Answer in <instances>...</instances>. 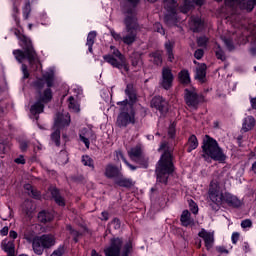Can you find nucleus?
I'll return each instance as SVG.
<instances>
[{"label":"nucleus","instance_id":"obj_41","mask_svg":"<svg viewBox=\"0 0 256 256\" xmlns=\"http://www.w3.org/2000/svg\"><path fill=\"white\" fill-rule=\"evenodd\" d=\"M82 163L85 165V167H90L92 169H95V165L93 164V159L89 156H82Z\"/></svg>","mask_w":256,"mask_h":256},{"label":"nucleus","instance_id":"obj_39","mask_svg":"<svg viewBox=\"0 0 256 256\" xmlns=\"http://www.w3.org/2000/svg\"><path fill=\"white\" fill-rule=\"evenodd\" d=\"M24 189L28 191V195H30L31 197H34V199H39V191L33 189V186H31V184H26L24 186Z\"/></svg>","mask_w":256,"mask_h":256},{"label":"nucleus","instance_id":"obj_53","mask_svg":"<svg viewBox=\"0 0 256 256\" xmlns=\"http://www.w3.org/2000/svg\"><path fill=\"white\" fill-rule=\"evenodd\" d=\"M227 49H229V51H233V41L231 39H227V38H224L223 39Z\"/></svg>","mask_w":256,"mask_h":256},{"label":"nucleus","instance_id":"obj_13","mask_svg":"<svg viewBox=\"0 0 256 256\" xmlns=\"http://www.w3.org/2000/svg\"><path fill=\"white\" fill-rule=\"evenodd\" d=\"M123 240L121 238H113L110 240V245L104 249L106 256H120Z\"/></svg>","mask_w":256,"mask_h":256},{"label":"nucleus","instance_id":"obj_63","mask_svg":"<svg viewBox=\"0 0 256 256\" xmlns=\"http://www.w3.org/2000/svg\"><path fill=\"white\" fill-rule=\"evenodd\" d=\"M216 250L218 251V253H229V250H226L223 246L217 247Z\"/></svg>","mask_w":256,"mask_h":256},{"label":"nucleus","instance_id":"obj_27","mask_svg":"<svg viewBox=\"0 0 256 256\" xmlns=\"http://www.w3.org/2000/svg\"><path fill=\"white\" fill-rule=\"evenodd\" d=\"M22 211L25 212V214L27 215V217H31V215H33V211H35V205H33V201H31V200H26V201L22 204Z\"/></svg>","mask_w":256,"mask_h":256},{"label":"nucleus","instance_id":"obj_26","mask_svg":"<svg viewBox=\"0 0 256 256\" xmlns=\"http://www.w3.org/2000/svg\"><path fill=\"white\" fill-rule=\"evenodd\" d=\"M190 27L194 32L201 31L203 29V21L199 17H192Z\"/></svg>","mask_w":256,"mask_h":256},{"label":"nucleus","instance_id":"obj_59","mask_svg":"<svg viewBox=\"0 0 256 256\" xmlns=\"http://www.w3.org/2000/svg\"><path fill=\"white\" fill-rule=\"evenodd\" d=\"M231 240L234 245H237V241H239V233L234 232L231 236Z\"/></svg>","mask_w":256,"mask_h":256},{"label":"nucleus","instance_id":"obj_29","mask_svg":"<svg viewBox=\"0 0 256 256\" xmlns=\"http://www.w3.org/2000/svg\"><path fill=\"white\" fill-rule=\"evenodd\" d=\"M21 233H23L24 239H26L28 243H32L33 248V243L37 239V237H35V232H33V230L23 228L21 229Z\"/></svg>","mask_w":256,"mask_h":256},{"label":"nucleus","instance_id":"obj_64","mask_svg":"<svg viewBox=\"0 0 256 256\" xmlns=\"http://www.w3.org/2000/svg\"><path fill=\"white\" fill-rule=\"evenodd\" d=\"M17 236H18V234H17L16 231L11 230V231L9 232V237H10L11 239H17Z\"/></svg>","mask_w":256,"mask_h":256},{"label":"nucleus","instance_id":"obj_28","mask_svg":"<svg viewBox=\"0 0 256 256\" xmlns=\"http://www.w3.org/2000/svg\"><path fill=\"white\" fill-rule=\"evenodd\" d=\"M51 195H52L55 203H57V205H59L60 207H65V199H63L61 194H59L58 189L53 188L51 190Z\"/></svg>","mask_w":256,"mask_h":256},{"label":"nucleus","instance_id":"obj_15","mask_svg":"<svg viewBox=\"0 0 256 256\" xmlns=\"http://www.w3.org/2000/svg\"><path fill=\"white\" fill-rule=\"evenodd\" d=\"M255 3L256 0H226V5H239L240 9H245L248 12H251L253 9H255Z\"/></svg>","mask_w":256,"mask_h":256},{"label":"nucleus","instance_id":"obj_35","mask_svg":"<svg viewBox=\"0 0 256 256\" xmlns=\"http://www.w3.org/2000/svg\"><path fill=\"white\" fill-rule=\"evenodd\" d=\"M179 81L182 85H189L191 83V77L189 76V71L182 70L179 75Z\"/></svg>","mask_w":256,"mask_h":256},{"label":"nucleus","instance_id":"obj_9","mask_svg":"<svg viewBox=\"0 0 256 256\" xmlns=\"http://www.w3.org/2000/svg\"><path fill=\"white\" fill-rule=\"evenodd\" d=\"M51 99H53V93L50 88H47L44 90L43 94L39 95V101L31 106L30 113L32 115H39V113H43V109H45L43 103H49Z\"/></svg>","mask_w":256,"mask_h":256},{"label":"nucleus","instance_id":"obj_16","mask_svg":"<svg viewBox=\"0 0 256 256\" xmlns=\"http://www.w3.org/2000/svg\"><path fill=\"white\" fill-rule=\"evenodd\" d=\"M151 107L157 109L161 115H165L169 111V104L161 96H156L152 99Z\"/></svg>","mask_w":256,"mask_h":256},{"label":"nucleus","instance_id":"obj_60","mask_svg":"<svg viewBox=\"0 0 256 256\" xmlns=\"http://www.w3.org/2000/svg\"><path fill=\"white\" fill-rule=\"evenodd\" d=\"M14 161L18 165H25V158H23V156H20V157L16 158Z\"/></svg>","mask_w":256,"mask_h":256},{"label":"nucleus","instance_id":"obj_31","mask_svg":"<svg viewBox=\"0 0 256 256\" xmlns=\"http://www.w3.org/2000/svg\"><path fill=\"white\" fill-rule=\"evenodd\" d=\"M97 37V32L91 31L89 32L87 36V42L86 45L88 47V51L90 53H93V45H95V38Z\"/></svg>","mask_w":256,"mask_h":256},{"label":"nucleus","instance_id":"obj_43","mask_svg":"<svg viewBox=\"0 0 256 256\" xmlns=\"http://www.w3.org/2000/svg\"><path fill=\"white\" fill-rule=\"evenodd\" d=\"M215 53H216L217 59H220L221 61H225V53L223 52L219 44H216Z\"/></svg>","mask_w":256,"mask_h":256},{"label":"nucleus","instance_id":"obj_6","mask_svg":"<svg viewBox=\"0 0 256 256\" xmlns=\"http://www.w3.org/2000/svg\"><path fill=\"white\" fill-rule=\"evenodd\" d=\"M112 54H107L103 56L104 61L109 63L115 69H119L120 71H125L128 73L129 71V62H127V58L125 55L119 51V49L115 48V46L110 47Z\"/></svg>","mask_w":256,"mask_h":256},{"label":"nucleus","instance_id":"obj_52","mask_svg":"<svg viewBox=\"0 0 256 256\" xmlns=\"http://www.w3.org/2000/svg\"><path fill=\"white\" fill-rule=\"evenodd\" d=\"M66 229L67 231H69V233H71V235L75 236L74 241L77 242V237H79V233L76 230H74L73 227H71V225H68Z\"/></svg>","mask_w":256,"mask_h":256},{"label":"nucleus","instance_id":"obj_4","mask_svg":"<svg viewBox=\"0 0 256 256\" xmlns=\"http://www.w3.org/2000/svg\"><path fill=\"white\" fill-rule=\"evenodd\" d=\"M124 23L126 25V30L122 32V36L113 29H110V35L113 39L118 41V43L122 42L125 45H133L137 39V32L135 31V29H137V18L135 17L134 9L127 11Z\"/></svg>","mask_w":256,"mask_h":256},{"label":"nucleus","instance_id":"obj_56","mask_svg":"<svg viewBox=\"0 0 256 256\" xmlns=\"http://www.w3.org/2000/svg\"><path fill=\"white\" fill-rule=\"evenodd\" d=\"M204 54L205 52L203 51V49H198L195 51L194 57L195 59H202Z\"/></svg>","mask_w":256,"mask_h":256},{"label":"nucleus","instance_id":"obj_33","mask_svg":"<svg viewBox=\"0 0 256 256\" xmlns=\"http://www.w3.org/2000/svg\"><path fill=\"white\" fill-rule=\"evenodd\" d=\"M151 61L154 65H162L163 63V53L161 51H156L150 54Z\"/></svg>","mask_w":256,"mask_h":256},{"label":"nucleus","instance_id":"obj_22","mask_svg":"<svg viewBox=\"0 0 256 256\" xmlns=\"http://www.w3.org/2000/svg\"><path fill=\"white\" fill-rule=\"evenodd\" d=\"M114 182L119 187H125L126 189H130V187H133V185H135V182H133L131 178H125V176H123V173H121Z\"/></svg>","mask_w":256,"mask_h":256},{"label":"nucleus","instance_id":"obj_10","mask_svg":"<svg viewBox=\"0 0 256 256\" xmlns=\"http://www.w3.org/2000/svg\"><path fill=\"white\" fill-rule=\"evenodd\" d=\"M209 199L212 201V203H215V205L218 206L225 203V193L221 191V187H219V184L215 181L210 183Z\"/></svg>","mask_w":256,"mask_h":256},{"label":"nucleus","instance_id":"obj_49","mask_svg":"<svg viewBox=\"0 0 256 256\" xmlns=\"http://www.w3.org/2000/svg\"><path fill=\"white\" fill-rule=\"evenodd\" d=\"M131 249H133V245L131 244V242H129L124 246L122 256H129V253H131Z\"/></svg>","mask_w":256,"mask_h":256},{"label":"nucleus","instance_id":"obj_14","mask_svg":"<svg viewBox=\"0 0 256 256\" xmlns=\"http://www.w3.org/2000/svg\"><path fill=\"white\" fill-rule=\"evenodd\" d=\"M173 72L171 71V68L169 67H163L162 69V79L160 82V85L163 87V89H171L173 85Z\"/></svg>","mask_w":256,"mask_h":256},{"label":"nucleus","instance_id":"obj_57","mask_svg":"<svg viewBox=\"0 0 256 256\" xmlns=\"http://www.w3.org/2000/svg\"><path fill=\"white\" fill-rule=\"evenodd\" d=\"M23 79H29V71L27 70V65L22 64Z\"/></svg>","mask_w":256,"mask_h":256},{"label":"nucleus","instance_id":"obj_37","mask_svg":"<svg viewBox=\"0 0 256 256\" xmlns=\"http://www.w3.org/2000/svg\"><path fill=\"white\" fill-rule=\"evenodd\" d=\"M68 108L70 109V111H73V113H79V111H81L79 104L77 103V101H75V98H73V96H70L68 99Z\"/></svg>","mask_w":256,"mask_h":256},{"label":"nucleus","instance_id":"obj_42","mask_svg":"<svg viewBox=\"0 0 256 256\" xmlns=\"http://www.w3.org/2000/svg\"><path fill=\"white\" fill-rule=\"evenodd\" d=\"M131 61H132V66L133 67H139V65H141V55L138 53H134L131 56Z\"/></svg>","mask_w":256,"mask_h":256},{"label":"nucleus","instance_id":"obj_45","mask_svg":"<svg viewBox=\"0 0 256 256\" xmlns=\"http://www.w3.org/2000/svg\"><path fill=\"white\" fill-rule=\"evenodd\" d=\"M184 5L180 8L182 13H188L189 9H191V1L190 0H183Z\"/></svg>","mask_w":256,"mask_h":256},{"label":"nucleus","instance_id":"obj_61","mask_svg":"<svg viewBox=\"0 0 256 256\" xmlns=\"http://www.w3.org/2000/svg\"><path fill=\"white\" fill-rule=\"evenodd\" d=\"M27 147H28L27 141H21L20 142L21 151H27Z\"/></svg>","mask_w":256,"mask_h":256},{"label":"nucleus","instance_id":"obj_18","mask_svg":"<svg viewBox=\"0 0 256 256\" xmlns=\"http://www.w3.org/2000/svg\"><path fill=\"white\" fill-rule=\"evenodd\" d=\"M198 235L204 240L207 249H211V247H213V243H215V235L213 232H208L205 229H202Z\"/></svg>","mask_w":256,"mask_h":256},{"label":"nucleus","instance_id":"obj_62","mask_svg":"<svg viewBox=\"0 0 256 256\" xmlns=\"http://www.w3.org/2000/svg\"><path fill=\"white\" fill-rule=\"evenodd\" d=\"M9 233V227L5 226L3 229L0 230V235L5 237Z\"/></svg>","mask_w":256,"mask_h":256},{"label":"nucleus","instance_id":"obj_8","mask_svg":"<svg viewBox=\"0 0 256 256\" xmlns=\"http://www.w3.org/2000/svg\"><path fill=\"white\" fill-rule=\"evenodd\" d=\"M53 245H55V236L51 234L37 236L33 242V251L36 255H43V251L53 247Z\"/></svg>","mask_w":256,"mask_h":256},{"label":"nucleus","instance_id":"obj_44","mask_svg":"<svg viewBox=\"0 0 256 256\" xmlns=\"http://www.w3.org/2000/svg\"><path fill=\"white\" fill-rule=\"evenodd\" d=\"M31 13V4L28 2L23 8V17L24 19H29V14Z\"/></svg>","mask_w":256,"mask_h":256},{"label":"nucleus","instance_id":"obj_55","mask_svg":"<svg viewBox=\"0 0 256 256\" xmlns=\"http://www.w3.org/2000/svg\"><path fill=\"white\" fill-rule=\"evenodd\" d=\"M169 137H175V123L170 124L168 129Z\"/></svg>","mask_w":256,"mask_h":256},{"label":"nucleus","instance_id":"obj_2","mask_svg":"<svg viewBox=\"0 0 256 256\" xmlns=\"http://www.w3.org/2000/svg\"><path fill=\"white\" fill-rule=\"evenodd\" d=\"M159 151H164V153L156 166L157 181L167 184L169 175H171L175 169L173 166V156L171 154L173 153V148H170L167 142H163L160 145Z\"/></svg>","mask_w":256,"mask_h":256},{"label":"nucleus","instance_id":"obj_51","mask_svg":"<svg viewBox=\"0 0 256 256\" xmlns=\"http://www.w3.org/2000/svg\"><path fill=\"white\" fill-rule=\"evenodd\" d=\"M207 41H209V39H207L205 36H202L197 39V44L199 47H205V45H207Z\"/></svg>","mask_w":256,"mask_h":256},{"label":"nucleus","instance_id":"obj_48","mask_svg":"<svg viewBox=\"0 0 256 256\" xmlns=\"http://www.w3.org/2000/svg\"><path fill=\"white\" fill-rule=\"evenodd\" d=\"M63 253H65V247L59 246L50 256H63Z\"/></svg>","mask_w":256,"mask_h":256},{"label":"nucleus","instance_id":"obj_5","mask_svg":"<svg viewBox=\"0 0 256 256\" xmlns=\"http://www.w3.org/2000/svg\"><path fill=\"white\" fill-rule=\"evenodd\" d=\"M202 149L204 152L203 157L205 159L210 157V159H213L214 161H225L227 158L225 153H223V150L219 147L217 141L209 136L205 137Z\"/></svg>","mask_w":256,"mask_h":256},{"label":"nucleus","instance_id":"obj_1","mask_svg":"<svg viewBox=\"0 0 256 256\" xmlns=\"http://www.w3.org/2000/svg\"><path fill=\"white\" fill-rule=\"evenodd\" d=\"M125 95L128 99L118 102L121 113L117 118L118 127H127V125H135V110H133V104L137 101V93L133 84H128L125 89Z\"/></svg>","mask_w":256,"mask_h":256},{"label":"nucleus","instance_id":"obj_7","mask_svg":"<svg viewBox=\"0 0 256 256\" xmlns=\"http://www.w3.org/2000/svg\"><path fill=\"white\" fill-rule=\"evenodd\" d=\"M71 123V116L67 112L58 113L54 120V132L51 135V140L54 141L55 145L59 147L61 145V129L69 127Z\"/></svg>","mask_w":256,"mask_h":256},{"label":"nucleus","instance_id":"obj_54","mask_svg":"<svg viewBox=\"0 0 256 256\" xmlns=\"http://www.w3.org/2000/svg\"><path fill=\"white\" fill-rule=\"evenodd\" d=\"M190 210L194 215H197V213H199V207H197V204H195V202L190 203Z\"/></svg>","mask_w":256,"mask_h":256},{"label":"nucleus","instance_id":"obj_32","mask_svg":"<svg viewBox=\"0 0 256 256\" xmlns=\"http://www.w3.org/2000/svg\"><path fill=\"white\" fill-rule=\"evenodd\" d=\"M164 7L168 13L175 15L177 9V2L175 0H164Z\"/></svg>","mask_w":256,"mask_h":256},{"label":"nucleus","instance_id":"obj_3","mask_svg":"<svg viewBox=\"0 0 256 256\" xmlns=\"http://www.w3.org/2000/svg\"><path fill=\"white\" fill-rule=\"evenodd\" d=\"M14 35L18 37L19 44L24 50H14L13 55L15 59L19 63H23L25 59L29 62V64L33 67V65H39V57L37 56V52L35 51V48H33V44L31 43V40L25 36L22 35L19 30H15Z\"/></svg>","mask_w":256,"mask_h":256},{"label":"nucleus","instance_id":"obj_21","mask_svg":"<svg viewBox=\"0 0 256 256\" xmlns=\"http://www.w3.org/2000/svg\"><path fill=\"white\" fill-rule=\"evenodd\" d=\"M80 141H82V143H84L85 147L87 149H89V139H93V130L88 129V128H83L82 130H80Z\"/></svg>","mask_w":256,"mask_h":256},{"label":"nucleus","instance_id":"obj_25","mask_svg":"<svg viewBox=\"0 0 256 256\" xmlns=\"http://www.w3.org/2000/svg\"><path fill=\"white\" fill-rule=\"evenodd\" d=\"M253 127H255V118H253L252 116H247L242 124V131H244V133H247V131H251Z\"/></svg>","mask_w":256,"mask_h":256},{"label":"nucleus","instance_id":"obj_30","mask_svg":"<svg viewBox=\"0 0 256 256\" xmlns=\"http://www.w3.org/2000/svg\"><path fill=\"white\" fill-rule=\"evenodd\" d=\"M206 75H207V65L201 64L196 69V79H199V81L203 83V81H205Z\"/></svg>","mask_w":256,"mask_h":256},{"label":"nucleus","instance_id":"obj_23","mask_svg":"<svg viewBox=\"0 0 256 256\" xmlns=\"http://www.w3.org/2000/svg\"><path fill=\"white\" fill-rule=\"evenodd\" d=\"M180 221L183 227H192V225H195V220L191 218V212H189V210L182 212Z\"/></svg>","mask_w":256,"mask_h":256},{"label":"nucleus","instance_id":"obj_40","mask_svg":"<svg viewBox=\"0 0 256 256\" xmlns=\"http://www.w3.org/2000/svg\"><path fill=\"white\" fill-rule=\"evenodd\" d=\"M116 157L117 159H122V161H124L125 165H127V167H129V169L131 171H135V169H137V167L131 165L129 162H127V159H125V156H123V152L121 151H116Z\"/></svg>","mask_w":256,"mask_h":256},{"label":"nucleus","instance_id":"obj_17","mask_svg":"<svg viewBox=\"0 0 256 256\" xmlns=\"http://www.w3.org/2000/svg\"><path fill=\"white\" fill-rule=\"evenodd\" d=\"M185 101L188 107H197L199 105V96L197 95V90L195 88H190L185 90Z\"/></svg>","mask_w":256,"mask_h":256},{"label":"nucleus","instance_id":"obj_38","mask_svg":"<svg viewBox=\"0 0 256 256\" xmlns=\"http://www.w3.org/2000/svg\"><path fill=\"white\" fill-rule=\"evenodd\" d=\"M165 49L167 51L168 61L172 63L173 59H175V57L173 56V43H171L170 41L166 42Z\"/></svg>","mask_w":256,"mask_h":256},{"label":"nucleus","instance_id":"obj_36","mask_svg":"<svg viewBox=\"0 0 256 256\" xmlns=\"http://www.w3.org/2000/svg\"><path fill=\"white\" fill-rule=\"evenodd\" d=\"M38 219L41 223H49V221H53V213L42 211L38 214Z\"/></svg>","mask_w":256,"mask_h":256},{"label":"nucleus","instance_id":"obj_20","mask_svg":"<svg viewBox=\"0 0 256 256\" xmlns=\"http://www.w3.org/2000/svg\"><path fill=\"white\" fill-rule=\"evenodd\" d=\"M120 174L121 170L118 167L113 164L106 165L104 175L107 179H114L116 181Z\"/></svg>","mask_w":256,"mask_h":256},{"label":"nucleus","instance_id":"obj_11","mask_svg":"<svg viewBox=\"0 0 256 256\" xmlns=\"http://www.w3.org/2000/svg\"><path fill=\"white\" fill-rule=\"evenodd\" d=\"M128 155L132 161L139 163L144 169H147V158L143 156L141 145H137L128 151Z\"/></svg>","mask_w":256,"mask_h":256},{"label":"nucleus","instance_id":"obj_12","mask_svg":"<svg viewBox=\"0 0 256 256\" xmlns=\"http://www.w3.org/2000/svg\"><path fill=\"white\" fill-rule=\"evenodd\" d=\"M54 79L55 72L53 71V69H50L43 74L42 78L37 79L34 82V87L37 90L43 89L45 87V83L47 84V87H53Z\"/></svg>","mask_w":256,"mask_h":256},{"label":"nucleus","instance_id":"obj_34","mask_svg":"<svg viewBox=\"0 0 256 256\" xmlns=\"http://www.w3.org/2000/svg\"><path fill=\"white\" fill-rule=\"evenodd\" d=\"M199 147V141H197V136L192 135L188 139V148L187 151L188 153H191V151H194V149H197Z\"/></svg>","mask_w":256,"mask_h":256},{"label":"nucleus","instance_id":"obj_24","mask_svg":"<svg viewBox=\"0 0 256 256\" xmlns=\"http://www.w3.org/2000/svg\"><path fill=\"white\" fill-rule=\"evenodd\" d=\"M1 248L9 255H13V253H15V242L13 240L5 239L1 243Z\"/></svg>","mask_w":256,"mask_h":256},{"label":"nucleus","instance_id":"obj_19","mask_svg":"<svg viewBox=\"0 0 256 256\" xmlns=\"http://www.w3.org/2000/svg\"><path fill=\"white\" fill-rule=\"evenodd\" d=\"M225 200L224 203H227L229 207L239 208L243 206V200L239 199L237 196L225 192Z\"/></svg>","mask_w":256,"mask_h":256},{"label":"nucleus","instance_id":"obj_46","mask_svg":"<svg viewBox=\"0 0 256 256\" xmlns=\"http://www.w3.org/2000/svg\"><path fill=\"white\" fill-rule=\"evenodd\" d=\"M59 159H62V160H60V163H62V165H65V163H67V161H69L67 151L62 150L59 154Z\"/></svg>","mask_w":256,"mask_h":256},{"label":"nucleus","instance_id":"obj_47","mask_svg":"<svg viewBox=\"0 0 256 256\" xmlns=\"http://www.w3.org/2000/svg\"><path fill=\"white\" fill-rule=\"evenodd\" d=\"M242 229H251L253 227V222L250 219L243 220L241 222Z\"/></svg>","mask_w":256,"mask_h":256},{"label":"nucleus","instance_id":"obj_58","mask_svg":"<svg viewBox=\"0 0 256 256\" xmlns=\"http://www.w3.org/2000/svg\"><path fill=\"white\" fill-rule=\"evenodd\" d=\"M112 227H114L115 229H121V221H119V219L115 218L112 222H111Z\"/></svg>","mask_w":256,"mask_h":256},{"label":"nucleus","instance_id":"obj_50","mask_svg":"<svg viewBox=\"0 0 256 256\" xmlns=\"http://www.w3.org/2000/svg\"><path fill=\"white\" fill-rule=\"evenodd\" d=\"M154 31L160 33V35H165V30L163 29V26L159 22L154 24Z\"/></svg>","mask_w":256,"mask_h":256}]
</instances>
